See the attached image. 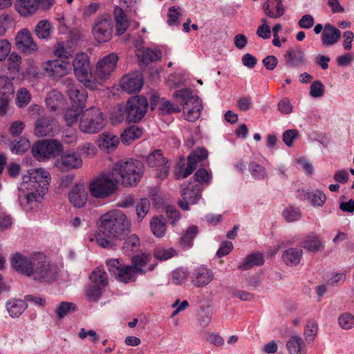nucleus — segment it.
Returning a JSON list of instances; mask_svg holds the SVG:
<instances>
[{
    "label": "nucleus",
    "instance_id": "obj_1",
    "mask_svg": "<svg viewBox=\"0 0 354 354\" xmlns=\"http://www.w3.org/2000/svg\"><path fill=\"white\" fill-rule=\"evenodd\" d=\"M100 234L97 244L104 248H112L115 240H122L130 232L131 223L122 211L114 209L102 215L97 222Z\"/></svg>",
    "mask_w": 354,
    "mask_h": 354
},
{
    "label": "nucleus",
    "instance_id": "obj_2",
    "mask_svg": "<svg viewBox=\"0 0 354 354\" xmlns=\"http://www.w3.org/2000/svg\"><path fill=\"white\" fill-rule=\"evenodd\" d=\"M118 183L120 181L124 187L136 186L140 180L144 167L135 159H121L113 164L111 169Z\"/></svg>",
    "mask_w": 354,
    "mask_h": 354
},
{
    "label": "nucleus",
    "instance_id": "obj_3",
    "mask_svg": "<svg viewBox=\"0 0 354 354\" xmlns=\"http://www.w3.org/2000/svg\"><path fill=\"white\" fill-rule=\"evenodd\" d=\"M73 66L75 76L83 85L94 90L100 83L91 73V68L88 57L85 53H78L73 61Z\"/></svg>",
    "mask_w": 354,
    "mask_h": 354
},
{
    "label": "nucleus",
    "instance_id": "obj_4",
    "mask_svg": "<svg viewBox=\"0 0 354 354\" xmlns=\"http://www.w3.org/2000/svg\"><path fill=\"white\" fill-rule=\"evenodd\" d=\"M174 97L179 99L184 105L183 113L187 120L194 122L199 118L203 109L202 101L190 89L178 90L174 93Z\"/></svg>",
    "mask_w": 354,
    "mask_h": 354
},
{
    "label": "nucleus",
    "instance_id": "obj_5",
    "mask_svg": "<svg viewBox=\"0 0 354 354\" xmlns=\"http://www.w3.org/2000/svg\"><path fill=\"white\" fill-rule=\"evenodd\" d=\"M118 182L111 171L97 176L89 184L91 195L96 198H105L113 194L117 189Z\"/></svg>",
    "mask_w": 354,
    "mask_h": 354
},
{
    "label": "nucleus",
    "instance_id": "obj_6",
    "mask_svg": "<svg viewBox=\"0 0 354 354\" xmlns=\"http://www.w3.org/2000/svg\"><path fill=\"white\" fill-rule=\"evenodd\" d=\"M91 283L85 288V295L90 301H97L108 285L106 272L102 268L93 270L90 275Z\"/></svg>",
    "mask_w": 354,
    "mask_h": 354
},
{
    "label": "nucleus",
    "instance_id": "obj_7",
    "mask_svg": "<svg viewBox=\"0 0 354 354\" xmlns=\"http://www.w3.org/2000/svg\"><path fill=\"white\" fill-rule=\"evenodd\" d=\"M32 175L33 187H35V192H29L24 195L26 203H30L38 201L46 193L50 181V175L48 171L42 168L31 169Z\"/></svg>",
    "mask_w": 354,
    "mask_h": 354
},
{
    "label": "nucleus",
    "instance_id": "obj_8",
    "mask_svg": "<svg viewBox=\"0 0 354 354\" xmlns=\"http://www.w3.org/2000/svg\"><path fill=\"white\" fill-rule=\"evenodd\" d=\"M32 270L31 279L40 283H51L57 277V268L46 260L42 253H37V258Z\"/></svg>",
    "mask_w": 354,
    "mask_h": 354
},
{
    "label": "nucleus",
    "instance_id": "obj_9",
    "mask_svg": "<svg viewBox=\"0 0 354 354\" xmlns=\"http://www.w3.org/2000/svg\"><path fill=\"white\" fill-rule=\"evenodd\" d=\"M106 118L100 109L92 107L87 109L80 121V129L86 133H95L105 126Z\"/></svg>",
    "mask_w": 354,
    "mask_h": 354
},
{
    "label": "nucleus",
    "instance_id": "obj_10",
    "mask_svg": "<svg viewBox=\"0 0 354 354\" xmlns=\"http://www.w3.org/2000/svg\"><path fill=\"white\" fill-rule=\"evenodd\" d=\"M63 150V146L57 140H41L32 147V154L39 161H45L58 155Z\"/></svg>",
    "mask_w": 354,
    "mask_h": 354
},
{
    "label": "nucleus",
    "instance_id": "obj_11",
    "mask_svg": "<svg viewBox=\"0 0 354 354\" xmlns=\"http://www.w3.org/2000/svg\"><path fill=\"white\" fill-rule=\"evenodd\" d=\"M106 266L111 275L120 282L127 283L135 281L138 275L132 265H124L119 259L107 260Z\"/></svg>",
    "mask_w": 354,
    "mask_h": 354
},
{
    "label": "nucleus",
    "instance_id": "obj_12",
    "mask_svg": "<svg viewBox=\"0 0 354 354\" xmlns=\"http://www.w3.org/2000/svg\"><path fill=\"white\" fill-rule=\"evenodd\" d=\"M148 109L147 99L142 95L131 97L124 108L127 120L129 122H138L145 115Z\"/></svg>",
    "mask_w": 354,
    "mask_h": 354
},
{
    "label": "nucleus",
    "instance_id": "obj_13",
    "mask_svg": "<svg viewBox=\"0 0 354 354\" xmlns=\"http://www.w3.org/2000/svg\"><path fill=\"white\" fill-rule=\"evenodd\" d=\"M181 199L178 201L179 207L185 211L190 209V205L196 204L202 197V187L196 182L184 183L180 187Z\"/></svg>",
    "mask_w": 354,
    "mask_h": 354
},
{
    "label": "nucleus",
    "instance_id": "obj_14",
    "mask_svg": "<svg viewBox=\"0 0 354 354\" xmlns=\"http://www.w3.org/2000/svg\"><path fill=\"white\" fill-rule=\"evenodd\" d=\"M208 156L207 151L204 148H198L194 150L187 157L186 167L184 164H178V167L175 175L177 179L185 178L189 176L196 168L198 162L206 159Z\"/></svg>",
    "mask_w": 354,
    "mask_h": 354
},
{
    "label": "nucleus",
    "instance_id": "obj_15",
    "mask_svg": "<svg viewBox=\"0 0 354 354\" xmlns=\"http://www.w3.org/2000/svg\"><path fill=\"white\" fill-rule=\"evenodd\" d=\"M92 32L95 39L99 43L109 41L113 34V24L110 17H97L94 23Z\"/></svg>",
    "mask_w": 354,
    "mask_h": 354
},
{
    "label": "nucleus",
    "instance_id": "obj_16",
    "mask_svg": "<svg viewBox=\"0 0 354 354\" xmlns=\"http://www.w3.org/2000/svg\"><path fill=\"white\" fill-rule=\"evenodd\" d=\"M147 163L149 167L156 168V177L160 179L167 178L169 174L170 167L168 165V161L159 149L154 150L147 157Z\"/></svg>",
    "mask_w": 354,
    "mask_h": 354
},
{
    "label": "nucleus",
    "instance_id": "obj_17",
    "mask_svg": "<svg viewBox=\"0 0 354 354\" xmlns=\"http://www.w3.org/2000/svg\"><path fill=\"white\" fill-rule=\"evenodd\" d=\"M52 5V0H17L15 4L16 10L21 16L33 15L41 7L48 9Z\"/></svg>",
    "mask_w": 354,
    "mask_h": 354
},
{
    "label": "nucleus",
    "instance_id": "obj_18",
    "mask_svg": "<svg viewBox=\"0 0 354 354\" xmlns=\"http://www.w3.org/2000/svg\"><path fill=\"white\" fill-rule=\"evenodd\" d=\"M36 258L37 253L30 257L17 253L12 258V266L17 272L30 278Z\"/></svg>",
    "mask_w": 354,
    "mask_h": 354
},
{
    "label": "nucleus",
    "instance_id": "obj_19",
    "mask_svg": "<svg viewBox=\"0 0 354 354\" xmlns=\"http://www.w3.org/2000/svg\"><path fill=\"white\" fill-rule=\"evenodd\" d=\"M214 277V272L203 265L194 268L189 273L191 283L196 288L207 286L212 281Z\"/></svg>",
    "mask_w": 354,
    "mask_h": 354
},
{
    "label": "nucleus",
    "instance_id": "obj_20",
    "mask_svg": "<svg viewBox=\"0 0 354 354\" xmlns=\"http://www.w3.org/2000/svg\"><path fill=\"white\" fill-rule=\"evenodd\" d=\"M65 84L67 86V93L72 106L84 109L88 97L86 89L80 85L74 84L71 79H66Z\"/></svg>",
    "mask_w": 354,
    "mask_h": 354
},
{
    "label": "nucleus",
    "instance_id": "obj_21",
    "mask_svg": "<svg viewBox=\"0 0 354 354\" xmlns=\"http://www.w3.org/2000/svg\"><path fill=\"white\" fill-rule=\"evenodd\" d=\"M46 75L57 79L60 78L69 73L70 64L62 59L48 60L42 65Z\"/></svg>",
    "mask_w": 354,
    "mask_h": 354
},
{
    "label": "nucleus",
    "instance_id": "obj_22",
    "mask_svg": "<svg viewBox=\"0 0 354 354\" xmlns=\"http://www.w3.org/2000/svg\"><path fill=\"white\" fill-rule=\"evenodd\" d=\"M118 60V55L115 53H112L98 61L96 66V73L100 80H104L109 77L116 66Z\"/></svg>",
    "mask_w": 354,
    "mask_h": 354
},
{
    "label": "nucleus",
    "instance_id": "obj_23",
    "mask_svg": "<svg viewBox=\"0 0 354 354\" xmlns=\"http://www.w3.org/2000/svg\"><path fill=\"white\" fill-rule=\"evenodd\" d=\"M58 131V123L48 116L39 118L35 124V133L38 137L53 136Z\"/></svg>",
    "mask_w": 354,
    "mask_h": 354
},
{
    "label": "nucleus",
    "instance_id": "obj_24",
    "mask_svg": "<svg viewBox=\"0 0 354 354\" xmlns=\"http://www.w3.org/2000/svg\"><path fill=\"white\" fill-rule=\"evenodd\" d=\"M15 40L17 48L24 53L31 54L37 50V45L28 29L21 30L17 33Z\"/></svg>",
    "mask_w": 354,
    "mask_h": 354
},
{
    "label": "nucleus",
    "instance_id": "obj_25",
    "mask_svg": "<svg viewBox=\"0 0 354 354\" xmlns=\"http://www.w3.org/2000/svg\"><path fill=\"white\" fill-rule=\"evenodd\" d=\"M56 165L63 171L75 169L82 167V160L77 153L66 151L57 160Z\"/></svg>",
    "mask_w": 354,
    "mask_h": 354
},
{
    "label": "nucleus",
    "instance_id": "obj_26",
    "mask_svg": "<svg viewBox=\"0 0 354 354\" xmlns=\"http://www.w3.org/2000/svg\"><path fill=\"white\" fill-rule=\"evenodd\" d=\"M143 85V79L138 72L124 75L120 81L121 88L128 93L139 91Z\"/></svg>",
    "mask_w": 354,
    "mask_h": 354
},
{
    "label": "nucleus",
    "instance_id": "obj_27",
    "mask_svg": "<svg viewBox=\"0 0 354 354\" xmlns=\"http://www.w3.org/2000/svg\"><path fill=\"white\" fill-rule=\"evenodd\" d=\"M284 57L286 64L291 67H299L306 64L304 52L298 46H294L289 49Z\"/></svg>",
    "mask_w": 354,
    "mask_h": 354
},
{
    "label": "nucleus",
    "instance_id": "obj_28",
    "mask_svg": "<svg viewBox=\"0 0 354 354\" xmlns=\"http://www.w3.org/2000/svg\"><path fill=\"white\" fill-rule=\"evenodd\" d=\"M87 192L82 184L75 185L68 194L70 203L77 208L84 206L87 201Z\"/></svg>",
    "mask_w": 354,
    "mask_h": 354
},
{
    "label": "nucleus",
    "instance_id": "obj_29",
    "mask_svg": "<svg viewBox=\"0 0 354 354\" xmlns=\"http://www.w3.org/2000/svg\"><path fill=\"white\" fill-rule=\"evenodd\" d=\"M341 35V31L337 28L330 24H326L322 34V42L326 47L333 46L339 41Z\"/></svg>",
    "mask_w": 354,
    "mask_h": 354
},
{
    "label": "nucleus",
    "instance_id": "obj_30",
    "mask_svg": "<svg viewBox=\"0 0 354 354\" xmlns=\"http://www.w3.org/2000/svg\"><path fill=\"white\" fill-rule=\"evenodd\" d=\"M263 9L266 16L272 19H278L285 12L282 0H267L263 5Z\"/></svg>",
    "mask_w": 354,
    "mask_h": 354
},
{
    "label": "nucleus",
    "instance_id": "obj_31",
    "mask_svg": "<svg viewBox=\"0 0 354 354\" xmlns=\"http://www.w3.org/2000/svg\"><path fill=\"white\" fill-rule=\"evenodd\" d=\"M151 260V256L149 254L143 253L133 256L131 259V263L138 274H144L146 271L143 268L147 265H149L148 270L149 271H152L155 268L156 264H149Z\"/></svg>",
    "mask_w": 354,
    "mask_h": 354
},
{
    "label": "nucleus",
    "instance_id": "obj_32",
    "mask_svg": "<svg viewBox=\"0 0 354 354\" xmlns=\"http://www.w3.org/2000/svg\"><path fill=\"white\" fill-rule=\"evenodd\" d=\"M26 299H11L6 304V310L9 315L13 318L19 317L27 308Z\"/></svg>",
    "mask_w": 354,
    "mask_h": 354
},
{
    "label": "nucleus",
    "instance_id": "obj_33",
    "mask_svg": "<svg viewBox=\"0 0 354 354\" xmlns=\"http://www.w3.org/2000/svg\"><path fill=\"white\" fill-rule=\"evenodd\" d=\"M113 16L115 22V33L121 35L125 32L129 27V21L123 10L115 6L113 10Z\"/></svg>",
    "mask_w": 354,
    "mask_h": 354
},
{
    "label": "nucleus",
    "instance_id": "obj_34",
    "mask_svg": "<svg viewBox=\"0 0 354 354\" xmlns=\"http://www.w3.org/2000/svg\"><path fill=\"white\" fill-rule=\"evenodd\" d=\"M31 169L28 171L27 174H24L21 178V183L19 187V201L22 205L26 202V199L24 198V195L29 192H35V187L33 185L32 175L30 174Z\"/></svg>",
    "mask_w": 354,
    "mask_h": 354
},
{
    "label": "nucleus",
    "instance_id": "obj_35",
    "mask_svg": "<svg viewBox=\"0 0 354 354\" xmlns=\"http://www.w3.org/2000/svg\"><path fill=\"white\" fill-rule=\"evenodd\" d=\"M300 246L313 252L322 250L324 248L322 241L315 233L308 234L305 239L301 242Z\"/></svg>",
    "mask_w": 354,
    "mask_h": 354
},
{
    "label": "nucleus",
    "instance_id": "obj_36",
    "mask_svg": "<svg viewBox=\"0 0 354 354\" xmlns=\"http://www.w3.org/2000/svg\"><path fill=\"white\" fill-rule=\"evenodd\" d=\"M118 144V137L112 133H104L99 140V147L107 152L115 150Z\"/></svg>",
    "mask_w": 354,
    "mask_h": 354
},
{
    "label": "nucleus",
    "instance_id": "obj_37",
    "mask_svg": "<svg viewBox=\"0 0 354 354\" xmlns=\"http://www.w3.org/2000/svg\"><path fill=\"white\" fill-rule=\"evenodd\" d=\"M302 254L303 252L301 249L290 248L283 252L282 259L288 266H296L300 262Z\"/></svg>",
    "mask_w": 354,
    "mask_h": 354
},
{
    "label": "nucleus",
    "instance_id": "obj_38",
    "mask_svg": "<svg viewBox=\"0 0 354 354\" xmlns=\"http://www.w3.org/2000/svg\"><path fill=\"white\" fill-rule=\"evenodd\" d=\"M264 263V258L261 253H252L248 255L242 263L238 266V269L248 270L254 266H261Z\"/></svg>",
    "mask_w": 354,
    "mask_h": 354
},
{
    "label": "nucleus",
    "instance_id": "obj_39",
    "mask_svg": "<svg viewBox=\"0 0 354 354\" xmlns=\"http://www.w3.org/2000/svg\"><path fill=\"white\" fill-rule=\"evenodd\" d=\"M12 80L6 76H0V98L12 99L13 97L15 88Z\"/></svg>",
    "mask_w": 354,
    "mask_h": 354
},
{
    "label": "nucleus",
    "instance_id": "obj_40",
    "mask_svg": "<svg viewBox=\"0 0 354 354\" xmlns=\"http://www.w3.org/2000/svg\"><path fill=\"white\" fill-rule=\"evenodd\" d=\"M198 232L199 231L197 226H189L179 240L180 245L183 248H192L193 245V240L198 234Z\"/></svg>",
    "mask_w": 354,
    "mask_h": 354
},
{
    "label": "nucleus",
    "instance_id": "obj_41",
    "mask_svg": "<svg viewBox=\"0 0 354 354\" xmlns=\"http://www.w3.org/2000/svg\"><path fill=\"white\" fill-rule=\"evenodd\" d=\"M150 227L154 236L161 238L165 234L167 225L163 218L153 217L150 222Z\"/></svg>",
    "mask_w": 354,
    "mask_h": 354
},
{
    "label": "nucleus",
    "instance_id": "obj_42",
    "mask_svg": "<svg viewBox=\"0 0 354 354\" xmlns=\"http://www.w3.org/2000/svg\"><path fill=\"white\" fill-rule=\"evenodd\" d=\"M35 32L38 38L48 39L50 37L52 26L48 20H41L37 23Z\"/></svg>",
    "mask_w": 354,
    "mask_h": 354
},
{
    "label": "nucleus",
    "instance_id": "obj_43",
    "mask_svg": "<svg viewBox=\"0 0 354 354\" xmlns=\"http://www.w3.org/2000/svg\"><path fill=\"white\" fill-rule=\"evenodd\" d=\"M142 134L141 129L136 126H132L127 129L121 134V140L124 144H130L132 141L139 138Z\"/></svg>",
    "mask_w": 354,
    "mask_h": 354
},
{
    "label": "nucleus",
    "instance_id": "obj_44",
    "mask_svg": "<svg viewBox=\"0 0 354 354\" xmlns=\"http://www.w3.org/2000/svg\"><path fill=\"white\" fill-rule=\"evenodd\" d=\"M308 197V201L311 203L314 207H322L326 202V196L320 189H316L313 192H310V194H306Z\"/></svg>",
    "mask_w": 354,
    "mask_h": 354
},
{
    "label": "nucleus",
    "instance_id": "obj_45",
    "mask_svg": "<svg viewBox=\"0 0 354 354\" xmlns=\"http://www.w3.org/2000/svg\"><path fill=\"white\" fill-rule=\"evenodd\" d=\"M83 111L82 108L73 107L66 109L64 113V118L68 126H71L76 123L78 118Z\"/></svg>",
    "mask_w": 354,
    "mask_h": 354
},
{
    "label": "nucleus",
    "instance_id": "obj_46",
    "mask_svg": "<svg viewBox=\"0 0 354 354\" xmlns=\"http://www.w3.org/2000/svg\"><path fill=\"white\" fill-rule=\"evenodd\" d=\"M30 147V142L24 138H21L19 140H15L10 145V150L13 153L21 154L28 150Z\"/></svg>",
    "mask_w": 354,
    "mask_h": 354
},
{
    "label": "nucleus",
    "instance_id": "obj_47",
    "mask_svg": "<svg viewBox=\"0 0 354 354\" xmlns=\"http://www.w3.org/2000/svg\"><path fill=\"white\" fill-rule=\"evenodd\" d=\"M75 304L67 301L61 302L55 308L57 317L59 319L75 310Z\"/></svg>",
    "mask_w": 354,
    "mask_h": 354
},
{
    "label": "nucleus",
    "instance_id": "obj_48",
    "mask_svg": "<svg viewBox=\"0 0 354 354\" xmlns=\"http://www.w3.org/2000/svg\"><path fill=\"white\" fill-rule=\"evenodd\" d=\"M304 346V341L298 336L292 337L287 342V348L290 354H298Z\"/></svg>",
    "mask_w": 354,
    "mask_h": 354
},
{
    "label": "nucleus",
    "instance_id": "obj_49",
    "mask_svg": "<svg viewBox=\"0 0 354 354\" xmlns=\"http://www.w3.org/2000/svg\"><path fill=\"white\" fill-rule=\"evenodd\" d=\"M338 324L344 330L354 328V315L350 313H342L338 317Z\"/></svg>",
    "mask_w": 354,
    "mask_h": 354
},
{
    "label": "nucleus",
    "instance_id": "obj_50",
    "mask_svg": "<svg viewBox=\"0 0 354 354\" xmlns=\"http://www.w3.org/2000/svg\"><path fill=\"white\" fill-rule=\"evenodd\" d=\"M177 254V252L173 248H159L153 252L154 257L160 261H167Z\"/></svg>",
    "mask_w": 354,
    "mask_h": 354
},
{
    "label": "nucleus",
    "instance_id": "obj_51",
    "mask_svg": "<svg viewBox=\"0 0 354 354\" xmlns=\"http://www.w3.org/2000/svg\"><path fill=\"white\" fill-rule=\"evenodd\" d=\"M140 245V239L136 234L130 235L124 242L122 249L127 254L136 250Z\"/></svg>",
    "mask_w": 354,
    "mask_h": 354
},
{
    "label": "nucleus",
    "instance_id": "obj_52",
    "mask_svg": "<svg viewBox=\"0 0 354 354\" xmlns=\"http://www.w3.org/2000/svg\"><path fill=\"white\" fill-rule=\"evenodd\" d=\"M31 100V95L28 90L26 88H20L16 96V104L17 106L22 108L29 104Z\"/></svg>",
    "mask_w": 354,
    "mask_h": 354
},
{
    "label": "nucleus",
    "instance_id": "obj_53",
    "mask_svg": "<svg viewBox=\"0 0 354 354\" xmlns=\"http://www.w3.org/2000/svg\"><path fill=\"white\" fill-rule=\"evenodd\" d=\"M194 178L196 183L201 184H209L212 180V172L210 170H207L203 168L198 169L194 174Z\"/></svg>",
    "mask_w": 354,
    "mask_h": 354
},
{
    "label": "nucleus",
    "instance_id": "obj_54",
    "mask_svg": "<svg viewBox=\"0 0 354 354\" xmlns=\"http://www.w3.org/2000/svg\"><path fill=\"white\" fill-rule=\"evenodd\" d=\"M151 204L148 198H141L136 205V214L138 218L142 221L150 210Z\"/></svg>",
    "mask_w": 354,
    "mask_h": 354
},
{
    "label": "nucleus",
    "instance_id": "obj_55",
    "mask_svg": "<svg viewBox=\"0 0 354 354\" xmlns=\"http://www.w3.org/2000/svg\"><path fill=\"white\" fill-rule=\"evenodd\" d=\"M249 170L251 175L256 179L261 180L267 176L266 169L255 162H250Z\"/></svg>",
    "mask_w": 354,
    "mask_h": 354
},
{
    "label": "nucleus",
    "instance_id": "obj_56",
    "mask_svg": "<svg viewBox=\"0 0 354 354\" xmlns=\"http://www.w3.org/2000/svg\"><path fill=\"white\" fill-rule=\"evenodd\" d=\"M161 52L159 50L145 48L142 51V59L144 62H153L161 58Z\"/></svg>",
    "mask_w": 354,
    "mask_h": 354
},
{
    "label": "nucleus",
    "instance_id": "obj_57",
    "mask_svg": "<svg viewBox=\"0 0 354 354\" xmlns=\"http://www.w3.org/2000/svg\"><path fill=\"white\" fill-rule=\"evenodd\" d=\"M181 9L179 7H171L169 9L167 17V24L169 26H177L180 24V17H181Z\"/></svg>",
    "mask_w": 354,
    "mask_h": 354
},
{
    "label": "nucleus",
    "instance_id": "obj_58",
    "mask_svg": "<svg viewBox=\"0 0 354 354\" xmlns=\"http://www.w3.org/2000/svg\"><path fill=\"white\" fill-rule=\"evenodd\" d=\"M284 218L288 222H294L299 220L301 217V214L298 208L294 207H288L283 212Z\"/></svg>",
    "mask_w": 354,
    "mask_h": 354
},
{
    "label": "nucleus",
    "instance_id": "obj_59",
    "mask_svg": "<svg viewBox=\"0 0 354 354\" xmlns=\"http://www.w3.org/2000/svg\"><path fill=\"white\" fill-rule=\"evenodd\" d=\"M21 61V56L15 53H11L8 59V70L12 73L19 72Z\"/></svg>",
    "mask_w": 354,
    "mask_h": 354
},
{
    "label": "nucleus",
    "instance_id": "obj_60",
    "mask_svg": "<svg viewBox=\"0 0 354 354\" xmlns=\"http://www.w3.org/2000/svg\"><path fill=\"white\" fill-rule=\"evenodd\" d=\"M62 94L57 91H53L49 93L46 98V103L51 111H55L58 106V104H50V101L54 100L56 102L62 100Z\"/></svg>",
    "mask_w": 354,
    "mask_h": 354
},
{
    "label": "nucleus",
    "instance_id": "obj_61",
    "mask_svg": "<svg viewBox=\"0 0 354 354\" xmlns=\"http://www.w3.org/2000/svg\"><path fill=\"white\" fill-rule=\"evenodd\" d=\"M324 93V86L319 80L313 82L310 86V95L313 97H320Z\"/></svg>",
    "mask_w": 354,
    "mask_h": 354
},
{
    "label": "nucleus",
    "instance_id": "obj_62",
    "mask_svg": "<svg viewBox=\"0 0 354 354\" xmlns=\"http://www.w3.org/2000/svg\"><path fill=\"white\" fill-rule=\"evenodd\" d=\"M159 109L161 111L162 113L164 114L179 113L180 111V109L178 106L174 104L169 100L162 102Z\"/></svg>",
    "mask_w": 354,
    "mask_h": 354
},
{
    "label": "nucleus",
    "instance_id": "obj_63",
    "mask_svg": "<svg viewBox=\"0 0 354 354\" xmlns=\"http://www.w3.org/2000/svg\"><path fill=\"white\" fill-rule=\"evenodd\" d=\"M54 54L56 57L62 59H67L71 56V51L64 46L63 42L58 43L55 46Z\"/></svg>",
    "mask_w": 354,
    "mask_h": 354
},
{
    "label": "nucleus",
    "instance_id": "obj_64",
    "mask_svg": "<svg viewBox=\"0 0 354 354\" xmlns=\"http://www.w3.org/2000/svg\"><path fill=\"white\" fill-rule=\"evenodd\" d=\"M299 136L297 129H288L285 131L282 135V139L288 147H292L294 140Z\"/></svg>",
    "mask_w": 354,
    "mask_h": 354
}]
</instances>
